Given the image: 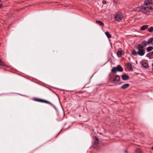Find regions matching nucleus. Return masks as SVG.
Masks as SVG:
<instances>
[{
  "instance_id": "nucleus-16",
  "label": "nucleus",
  "mask_w": 153,
  "mask_h": 153,
  "mask_svg": "<svg viewBox=\"0 0 153 153\" xmlns=\"http://www.w3.org/2000/svg\"><path fill=\"white\" fill-rule=\"evenodd\" d=\"M153 49V48L152 46H149L146 49L147 51L148 52H149Z\"/></svg>"
},
{
  "instance_id": "nucleus-28",
  "label": "nucleus",
  "mask_w": 153,
  "mask_h": 153,
  "mask_svg": "<svg viewBox=\"0 0 153 153\" xmlns=\"http://www.w3.org/2000/svg\"><path fill=\"white\" fill-rule=\"evenodd\" d=\"M128 59L129 60H130V57H128Z\"/></svg>"
},
{
  "instance_id": "nucleus-8",
  "label": "nucleus",
  "mask_w": 153,
  "mask_h": 153,
  "mask_svg": "<svg viewBox=\"0 0 153 153\" xmlns=\"http://www.w3.org/2000/svg\"><path fill=\"white\" fill-rule=\"evenodd\" d=\"M129 86V84L127 83L124 84V85L122 86L121 88L122 89H125L127 88H128Z\"/></svg>"
},
{
  "instance_id": "nucleus-14",
  "label": "nucleus",
  "mask_w": 153,
  "mask_h": 153,
  "mask_svg": "<svg viewBox=\"0 0 153 153\" xmlns=\"http://www.w3.org/2000/svg\"><path fill=\"white\" fill-rule=\"evenodd\" d=\"M94 145H97L99 143L98 139L96 137H95L94 138Z\"/></svg>"
},
{
  "instance_id": "nucleus-27",
  "label": "nucleus",
  "mask_w": 153,
  "mask_h": 153,
  "mask_svg": "<svg viewBox=\"0 0 153 153\" xmlns=\"http://www.w3.org/2000/svg\"><path fill=\"white\" fill-rule=\"evenodd\" d=\"M152 55L153 54V51L152 52Z\"/></svg>"
},
{
  "instance_id": "nucleus-3",
  "label": "nucleus",
  "mask_w": 153,
  "mask_h": 153,
  "mask_svg": "<svg viewBox=\"0 0 153 153\" xmlns=\"http://www.w3.org/2000/svg\"><path fill=\"white\" fill-rule=\"evenodd\" d=\"M35 100L38 102H43L49 104H51L52 106H54L53 104L51 103L50 102L46 100H45L43 99H39V98H36L35 99Z\"/></svg>"
},
{
  "instance_id": "nucleus-7",
  "label": "nucleus",
  "mask_w": 153,
  "mask_h": 153,
  "mask_svg": "<svg viewBox=\"0 0 153 153\" xmlns=\"http://www.w3.org/2000/svg\"><path fill=\"white\" fill-rule=\"evenodd\" d=\"M117 71L120 72H122L123 71V69L121 66L120 65H118L116 67Z\"/></svg>"
},
{
  "instance_id": "nucleus-10",
  "label": "nucleus",
  "mask_w": 153,
  "mask_h": 153,
  "mask_svg": "<svg viewBox=\"0 0 153 153\" xmlns=\"http://www.w3.org/2000/svg\"><path fill=\"white\" fill-rule=\"evenodd\" d=\"M120 79V76L118 75H117L115 76L114 77V82L116 81V82H117L119 81Z\"/></svg>"
},
{
  "instance_id": "nucleus-11",
  "label": "nucleus",
  "mask_w": 153,
  "mask_h": 153,
  "mask_svg": "<svg viewBox=\"0 0 153 153\" xmlns=\"http://www.w3.org/2000/svg\"><path fill=\"white\" fill-rule=\"evenodd\" d=\"M142 45H142L143 46H144V47L147 46L148 44L147 42H146L145 41H143L142 43H141Z\"/></svg>"
},
{
  "instance_id": "nucleus-17",
  "label": "nucleus",
  "mask_w": 153,
  "mask_h": 153,
  "mask_svg": "<svg viewBox=\"0 0 153 153\" xmlns=\"http://www.w3.org/2000/svg\"><path fill=\"white\" fill-rule=\"evenodd\" d=\"M117 54L118 57H121L122 56V52L120 51H118L117 53Z\"/></svg>"
},
{
  "instance_id": "nucleus-2",
  "label": "nucleus",
  "mask_w": 153,
  "mask_h": 153,
  "mask_svg": "<svg viewBox=\"0 0 153 153\" xmlns=\"http://www.w3.org/2000/svg\"><path fill=\"white\" fill-rule=\"evenodd\" d=\"M138 51H136L135 50H132L131 53L132 54L134 55H139L140 56H143L145 53V49L144 46L140 44H138L136 47Z\"/></svg>"
},
{
  "instance_id": "nucleus-21",
  "label": "nucleus",
  "mask_w": 153,
  "mask_h": 153,
  "mask_svg": "<svg viewBox=\"0 0 153 153\" xmlns=\"http://www.w3.org/2000/svg\"><path fill=\"white\" fill-rule=\"evenodd\" d=\"M140 152H141V151L140 149H137L135 150V153H140Z\"/></svg>"
},
{
  "instance_id": "nucleus-9",
  "label": "nucleus",
  "mask_w": 153,
  "mask_h": 153,
  "mask_svg": "<svg viewBox=\"0 0 153 153\" xmlns=\"http://www.w3.org/2000/svg\"><path fill=\"white\" fill-rule=\"evenodd\" d=\"M148 27V25H144L140 27V30H144L147 29Z\"/></svg>"
},
{
  "instance_id": "nucleus-25",
  "label": "nucleus",
  "mask_w": 153,
  "mask_h": 153,
  "mask_svg": "<svg viewBox=\"0 0 153 153\" xmlns=\"http://www.w3.org/2000/svg\"><path fill=\"white\" fill-rule=\"evenodd\" d=\"M102 3L103 4H105L106 3V1H102Z\"/></svg>"
},
{
  "instance_id": "nucleus-18",
  "label": "nucleus",
  "mask_w": 153,
  "mask_h": 153,
  "mask_svg": "<svg viewBox=\"0 0 153 153\" xmlns=\"http://www.w3.org/2000/svg\"><path fill=\"white\" fill-rule=\"evenodd\" d=\"M105 35L107 36L108 38H111V35L109 34V33L107 32H105Z\"/></svg>"
},
{
  "instance_id": "nucleus-6",
  "label": "nucleus",
  "mask_w": 153,
  "mask_h": 153,
  "mask_svg": "<svg viewBox=\"0 0 153 153\" xmlns=\"http://www.w3.org/2000/svg\"><path fill=\"white\" fill-rule=\"evenodd\" d=\"M129 77L126 74L123 75L122 79L124 80H127L129 79Z\"/></svg>"
},
{
  "instance_id": "nucleus-23",
  "label": "nucleus",
  "mask_w": 153,
  "mask_h": 153,
  "mask_svg": "<svg viewBox=\"0 0 153 153\" xmlns=\"http://www.w3.org/2000/svg\"><path fill=\"white\" fill-rule=\"evenodd\" d=\"M2 6V1L0 0V7Z\"/></svg>"
},
{
  "instance_id": "nucleus-4",
  "label": "nucleus",
  "mask_w": 153,
  "mask_h": 153,
  "mask_svg": "<svg viewBox=\"0 0 153 153\" xmlns=\"http://www.w3.org/2000/svg\"><path fill=\"white\" fill-rule=\"evenodd\" d=\"M123 18V16L121 14H117L114 16V19L117 21H120Z\"/></svg>"
},
{
  "instance_id": "nucleus-5",
  "label": "nucleus",
  "mask_w": 153,
  "mask_h": 153,
  "mask_svg": "<svg viewBox=\"0 0 153 153\" xmlns=\"http://www.w3.org/2000/svg\"><path fill=\"white\" fill-rule=\"evenodd\" d=\"M149 45H153V38H151L149 39L147 41Z\"/></svg>"
},
{
  "instance_id": "nucleus-29",
  "label": "nucleus",
  "mask_w": 153,
  "mask_h": 153,
  "mask_svg": "<svg viewBox=\"0 0 153 153\" xmlns=\"http://www.w3.org/2000/svg\"><path fill=\"white\" fill-rule=\"evenodd\" d=\"M152 149H153V147H152Z\"/></svg>"
},
{
  "instance_id": "nucleus-22",
  "label": "nucleus",
  "mask_w": 153,
  "mask_h": 153,
  "mask_svg": "<svg viewBox=\"0 0 153 153\" xmlns=\"http://www.w3.org/2000/svg\"><path fill=\"white\" fill-rule=\"evenodd\" d=\"M127 66L129 68H132L131 66V64L130 63H128Z\"/></svg>"
},
{
  "instance_id": "nucleus-20",
  "label": "nucleus",
  "mask_w": 153,
  "mask_h": 153,
  "mask_svg": "<svg viewBox=\"0 0 153 153\" xmlns=\"http://www.w3.org/2000/svg\"><path fill=\"white\" fill-rule=\"evenodd\" d=\"M148 31L150 33L153 31V27H152L148 29Z\"/></svg>"
},
{
  "instance_id": "nucleus-24",
  "label": "nucleus",
  "mask_w": 153,
  "mask_h": 153,
  "mask_svg": "<svg viewBox=\"0 0 153 153\" xmlns=\"http://www.w3.org/2000/svg\"><path fill=\"white\" fill-rule=\"evenodd\" d=\"M3 63H2L0 59V65H2Z\"/></svg>"
},
{
  "instance_id": "nucleus-1",
  "label": "nucleus",
  "mask_w": 153,
  "mask_h": 153,
  "mask_svg": "<svg viewBox=\"0 0 153 153\" xmlns=\"http://www.w3.org/2000/svg\"><path fill=\"white\" fill-rule=\"evenodd\" d=\"M142 12L147 15H150L153 13V3L147 0L144 2V4L140 7Z\"/></svg>"
},
{
  "instance_id": "nucleus-19",
  "label": "nucleus",
  "mask_w": 153,
  "mask_h": 153,
  "mask_svg": "<svg viewBox=\"0 0 153 153\" xmlns=\"http://www.w3.org/2000/svg\"><path fill=\"white\" fill-rule=\"evenodd\" d=\"M152 56V52H150V53H148L146 55L147 57H149V58H151Z\"/></svg>"
},
{
  "instance_id": "nucleus-15",
  "label": "nucleus",
  "mask_w": 153,
  "mask_h": 153,
  "mask_svg": "<svg viewBox=\"0 0 153 153\" xmlns=\"http://www.w3.org/2000/svg\"><path fill=\"white\" fill-rule=\"evenodd\" d=\"M111 72L115 73L117 71V68H116V67H114L113 68L111 69Z\"/></svg>"
},
{
  "instance_id": "nucleus-13",
  "label": "nucleus",
  "mask_w": 153,
  "mask_h": 153,
  "mask_svg": "<svg viewBox=\"0 0 153 153\" xmlns=\"http://www.w3.org/2000/svg\"><path fill=\"white\" fill-rule=\"evenodd\" d=\"M142 64L143 67L147 68H148V65L147 63L145 62H143L142 63Z\"/></svg>"
},
{
  "instance_id": "nucleus-12",
  "label": "nucleus",
  "mask_w": 153,
  "mask_h": 153,
  "mask_svg": "<svg viewBox=\"0 0 153 153\" xmlns=\"http://www.w3.org/2000/svg\"><path fill=\"white\" fill-rule=\"evenodd\" d=\"M96 23L102 26H103L104 25V24L103 23H102V22L101 21H96Z\"/></svg>"
},
{
  "instance_id": "nucleus-26",
  "label": "nucleus",
  "mask_w": 153,
  "mask_h": 153,
  "mask_svg": "<svg viewBox=\"0 0 153 153\" xmlns=\"http://www.w3.org/2000/svg\"><path fill=\"white\" fill-rule=\"evenodd\" d=\"M125 152L126 153H127V151L126 150H125Z\"/></svg>"
}]
</instances>
